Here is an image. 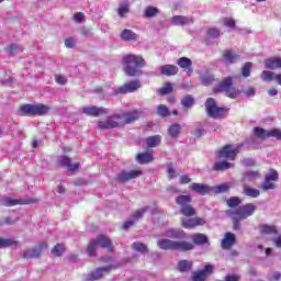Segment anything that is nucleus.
I'll return each instance as SVG.
<instances>
[{"label": "nucleus", "mask_w": 281, "mask_h": 281, "mask_svg": "<svg viewBox=\"0 0 281 281\" xmlns=\"http://www.w3.org/2000/svg\"><path fill=\"white\" fill-rule=\"evenodd\" d=\"M97 250H98V244L95 243V239L90 240L88 245V256L90 257L95 256Z\"/></svg>", "instance_id": "8fccbe9b"}, {"label": "nucleus", "mask_w": 281, "mask_h": 281, "mask_svg": "<svg viewBox=\"0 0 281 281\" xmlns=\"http://www.w3.org/2000/svg\"><path fill=\"white\" fill-rule=\"evenodd\" d=\"M180 212L183 216H195L196 215V211L190 204L181 207Z\"/></svg>", "instance_id": "c03bdc74"}, {"label": "nucleus", "mask_w": 281, "mask_h": 281, "mask_svg": "<svg viewBox=\"0 0 281 281\" xmlns=\"http://www.w3.org/2000/svg\"><path fill=\"white\" fill-rule=\"evenodd\" d=\"M206 277L203 276L202 271L193 272L192 281H205Z\"/></svg>", "instance_id": "69168bd1"}, {"label": "nucleus", "mask_w": 281, "mask_h": 281, "mask_svg": "<svg viewBox=\"0 0 281 281\" xmlns=\"http://www.w3.org/2000/svg\"><path fill=\"white\" fill-rule=\"evenodd\" d=\"M53 256L60 257L63 254H65V245L63 244H57L53 249H52Z\"/></svg>", "instance_id": "09e8293b"}, {"label": "nucleus", "mask_w": 281, "mask_h": 281, "mask_svg": "<svg viewBox=\"0 0 281 281\" xmlns=\"http://www.w3.org/2000/svg\"><path fill=\"white\" fill-rule=\"evenodd\" d=\"M254 135L255 137H258L259 139H269V131L262 128V127H254Z\"/></svg>", "instance_id": "ea45409f"}, {"label": "nucleus", "mask_w": 281, "mask_h": 281, "mask_svg": "<svg viewBox=\"0 0 281 281\" xmlns=\"http://www.w3.org/2000/svg\"><path fill=\"white\" fill-rule=\"evenodd\" d=\"M52 108L49 105H45L43 103L32 104V103H25L20 106V115H23L25 117H36L47 115Z\"/></svg>", "instance_id": "20e7f679"}, {"label": "nucleus", "mask_w": 281, "mask_h": 281, "mask_svg": "<svg viewBox=\"0 0 281 281\" xmlns=\"http://www.w3.org/2000/svg\"><path fill=\"white\" fill-rule=\"evenodd\" d=\"M157 113L160 115V117H168V115H170V110H168V106L160 104L158 106Z\"/></svg>", "instance_id": "864d4df0"}, {"label": "nucleus", "mask_w": 281, "mask_h": 281, "mask_svg": "<svg viewBox=\"0 0 281 281\" xmlns=\"http://www.w3.org/2000/svg\"><path fill=\"white\" fill-rule=\"evenodd\" d=\"M81 113H83V115H88L89 117H100V115H109L111 111L106 108L90 105L83 106Z\"/></svg>", "instance_id": "0eeeda50"}, {"label": "nucleus", "mask_w": 281, "mask_h": 281, "mask_svg": "<svg viewBox=\"0 0 281 281\" xmlns=\"http://www.w3.org/2000/svg\"><path fill=\"white\" fill-rule=\"evenodd\" d=\"M192 265L193 263L190 260H180L178 262V271H180V273H186L192 269Z\"/></svg>", "instance_id": "c9c22d12"}, {"label": "nucleus", "mask_w": 281, "mask_h": 281, "mask_svg": "<svg viewBox=\"0 0 281 281\" xmlns=\"http://www.w3.org/2000/svg\"><path fill=\"white\" fill-rule=\"evenodd\" d=\"M244 194L250 199H258L260 196V190L244 184Z\"/></svg>", "instance_id": "7c9ffc66"}, {"label": "nucleus", "mask_w": 281, "mask_h": 281, "mask_svg": "<svg viewBox=\"0 0 281 281\" xmlns=\"http://www.w3.org/2000/svg\"><path fill=\"white\" fill-rule=\"evenodd\" d=\"M202 273H203V276L205 277V278H207V276H210V273H213L214 272V266H212V265H206L205 267H204V269H202V270H200Z\"/></svg>", "instance_id": "338daca9"}, {"label": "nucleus", "mask_w": 281, "mask_h": 281, "mask_svg": "<svg viewBox=\"0 0 281 281\" xmlns=\"http://www.w3.org/2000/svg\"><path fill=\"white\" fill-rule=\"evenodd\" d=\"M256 212V206L254 203H247L238 206L236 210H233V213L236 214L239 218H249V216H254Z\"/></svg>", "instance_id": "6e6552de"}, {"label": "nucleus", "mask_w": 281, "mask_h": 281, "mask_svg": "<svg viewBox=\"0 0 281 281\" xmlns=\"http://www.w3.org/2000/svg\"><path fill=\"white\" fill-rule=\"evenodd\" d=\"M229 190V186L227 184H218L215 187H212V192H214L215 194H221L223 192H227Z\"/></svg>", "instance_id": "603ef678"}, {"label": "nucleus", "mask_w": 281, "mask_h": 281, "mask_svg": "<svg viewBox=\"0 0 281 281\" xmlns=\"http://www.w3.org/2000/svg\"><path fill=\"white\" fill-rule=\"evenodd\" d=\"M132 247L134 251H138V254H148V246H146L142 241L133 243Z\"/></svg>", "instance_id": "37998d69"}, {"label": "nucleus", "mask_w": 281, "mask_h": 281, "mask_svg": "<svg viewBox=\"0 0 281 281\" xmlns=\"http://www.w3.org/2000/svg\"><path fill=\"white\" fill-rule=\"evenodd\" d=\"M227 98H237L238 95V90L236 88H234L233 86L229 87V89H227L225 92Z\"/></svg>", "instance_id": "680f3d73"}, {"label": "nucleus", "mask_w": 281, "mask_h": 281, "mask_svg": "<svg viewBox=\"0 0 281 281\" xmlns=\"http://www.w3.org/2000/svg\"><path fill=\"white\" fill-rule=\"evenodd\" d=\"M117 12H119V16H120L121 19H124V16H126V14H128V12H131V10L128 9V5H127V4H121V5L119 7Z\"/></svg>", "instance_id": "13d9d810"}, {"label": "nucleus", "mask_w": 281, "mask_h": 281, "mask_svg": "<svg viewBox=\"0 0 281 281\" xmlns=\"http://www.w3.org/2000/svg\"><path fill=\"white\" fill-rule=\"evenodd\" d=\"M239 58L240 56L236 54V52L227 49L223 53V58L221 61L225 65H234V63H238Z\"/></svg>", "instance_id": "dca6fc26"}, {"label": "nucleus", "mask_w": 281, "mask_h": 281, "mask_svg": "<svg viewBox=\"0 0 281 281\" xmlns=\"http://www.w3.org/2000/svg\"><path fill=\"white\" fill-rule=\"evenodd\" d=\"M97 246L102 247V249H109V251H113V245L109 237L104 235H99L97 239H94Z\"/></svg>", "instance_id": "4be33fe9"}, {"label": "nucleus", "mask_w": 281, "mask_h": 281, "mask_svg": "<svg viewBox=\"0 0 281 281\" xmlns=\"http://www.w3.org/2000/svg\"><path fill=\"white\" fill-rule=\"evenodd\" d=\"M137 177H142V170H131V171H121L115 176V181L119 183H126V181H131V179H137Z\"/></svg>", "instance_id": "9d476101"}, {"label": "nucleus", "mask_w": 281, "mask_h": 281, "mask_svg": "<svg viewBox=\"0 0 281 281\" xmlns=\"http://www.w3.org/2000/svg\"><path fill=\"white\" fill-rule=\"evenodd\" d=\"M138 164H150L153 161V154L150 153H139L136 156Z\"/></svg>", "instance_id": "4c0bfd02"}, {"label": "nucleus", "mask_w": 281, "mask_h": 281, "mask_svg": "<svg viewBox=\"0 0 281 281\" xmlns=\"http://www.w3.org/2000/svg\"><path fill=\"white\" fill-rule=\"evenodd\" d=\"M234 245H236V235L234 233H225L221 243L222 249H232Z\"/></svg>", "instance_id": "aec40b11"}, {"label": "nucleus", "mask_w": 281, "mask_h": 281, "mask_svg": "<svg viewBox=\"0 0 281 281\" xmlns=\"http://www.w3.org/2000/svg\"><path fill=\"white\" fill-rule=\"evenodd\" d=\"M205 109L209 117H213V120H221L225 113H227L226 108H220L216 105V100L214 98H207L205 102Z\"/></svg>", "instance_id": "39448f33"}, {"label": "nucleus", "mask_w": 281, "mask_h": 281, "mask_svg": "<svg viewBox=\"0 0 281 281\" xmlns=\"http://www.w3.org/2000/svg\"><path fill=\"white\" fill-rule=\"evenodd\" d=\"M58 164H59V166H63L64 168H68V170H70V172L78 170V168L80 167V164H78V162L71 164V158H69L68 156H60L58 158Z\"/></svg>", "instance_id": "a211bd4d"}, {"label": "nucleus", "mask_w": 281, "mask_h": 281, "mask_svg": "<svg viewBox=\"0 0 281 281\" xmlns=\"http://www.w3.org/2000/svg\"><path fill=\"white\" fill-rule=\"evenodd\" d=\"M266 69H281V58L280 57H270L265 61Z\"/></svg>", "instance_id": "a878e982"}, {"label": "nucleus", "mask_w": 281, "mask_h": 281, "mask_svg": "<svg viewBox=\"0 0 281 281\" xmlns=\"http://www.w3.org/2000/svg\"><path fill=\"white\" fill-rule=\"evenodd\" d=\"M12 245H16V240L10 238H0V249L12 247Z\"/></svg>", "instance_id": "49530a36"}, {"label": "nucleus", "mask_w": 281, "mask_h": 281, "mask_svg": "<svg viewBox=\"0 0 281 281\" xmlns=\"http://www.w3.org/2000/svg\"><path fill=\"white\" fill-rule=\"evenodd\" d=\"M157 247L164 251H192L194 244L189 241H176L168 238H161L157 241Z\"/></svg>", "instance_id": "7ed1b4c3"}, {"label": "nucleus", "mask_w": 281, "mask_h": 281, "mask_svg": "<svg viewBox=\"0 0 281 281\" xmlns=\"http://www.w3.org/2000/svg\"><path fill=\"white\" fill-rule=\"evenodd\" d=\"M172 25H188V23H194V20L184 15H175L171 18Z\"/></svg>", "instance_id": "c85d7f7f"}, {"label": "nucleus", "mask_w": 281, "mask_h": 281, "mask_svg": "<svg viewBox=\"0 0 281 281\" xmlns=\"http://www.w3.org/2000/svg\"><path fill=\"white\" fill-rule=\"evenodd\" d=\"M273 137L278 142H281V131L279 128H272L268 131V139Z\"/></svg>", "instance_id": "3c124183"}, {"label": "nucleus", "mask_w": 281, "mask_h": 281, "mask_svg": "<svg viewBox=\"0 0 281 281\" xmlns=\"http://www.w3.org/2000/svg\"><path fill=\"white\" fill-rule=\"evenodd\" d=\"M234 85V79L232 77H226L222 82L214 88L215 93H223Z\"/></svg>", "instance_id": "412c9836"}, {"label": "nucleus", "mask_w": 281, "mask_h": 281, "mask_svg": "<svg viewBox=\"0 0 281 281\" xmlns=\"http://www.w3.org/2000/svg\"><path fill=\"white\" fill-rule=\"evenodd\" d=\"M177 65L186 71L188 76H192V72L194 71L192 69V59L188 57H180L177 61Z\"/></svg>", "instance_id": "6ab92c4d"}, {"label": "nucleus", "mask_w": 281, "mask_h": 281, "mask_svg": "<svg viewBox=\"0 0 281 281\" xmlns=\"http://www.w3.org/2000/svg\"><path fill=\"white\" fill-rule=\"evenodd\" d=\"M261 188L265 192H267L268 190H276V184L270 180H268L267 178H265V181L261 184Z\"/></svg>", "instance_id": "6e6d98bb"}, {"label": "nucleus", "mask_w": 281, "mask_h": 281, "mask_svg": "<svg viewBox=\"0 0 281 281\" xmlns=\"http://www.w3.org/2000/svg\"><path fill=\"white\" fill-rule=\"evenodd\" d=\"M190 190L196 192V194H200L201 196H205V194H212L213 189L207 184L193 182L190 186Z\"/></svg>", "instance_id": "4468645a"}, {"label": "nucleus", "mask_w": 281, "mask_h": 281, "mask_svg": "<svg viewBox=\"0 0 281 281\" xmlns=\"http://www.w3.org/2000/svg\"><path fill=\"white\" fill-rule=\"evenodd\" d=\"M140 87H142V82L139 80H133L125 83L124 86L116 88L113 92V95H124L126 93H135V91H137V89H139Z\"/></svg>", "instance_id": "423d86ee"}, {"label": "nucleus", "mask_w": 281, "mask_h": 281, "mask_svg": "<svg viewBox=\"0 0 281 281\" xmlns=\"http://www.w3.org/2000/svg\"><path fill=\"white\" fill-rule=\"evenodd\" d=\"M260 177V172L254 170H247L241 176V181L247 184L251 183V181H256Z\"/></svg>", "instance_id": "393cba45"}, {"label": "nucleus", "mask_w": 281, "mask_h": 281, "mask_svg": "<svg viewBox=\"0 0 281 281\" xmlns=\"http://www.w3.org/2000/svg\"><path fill=\"white\" fill-rule=\"evenodd\" d=\"M225 281H240V276L237 274H227Z\"/></svg>", "instance_id": "774afa93"}, {"label": "nucleus", "mask_w": 281, "mask_h": 281, "mask_svg": "<svg viewBox=\"0 0 281 281\" xmlns=\"http://www.w3.org/2000/svg\"><path fill=\"white\" fill-rule=\"evenodd\" d=\"M167 173L169 179H175V177H177V171L175 170V165L172 162L167 164Z\"/></svg>", "instance_id": "bf43d9fd"}, {"label": "nucleus", "mask_w": 281, "mask_h": 281, "mask_svg": "<svg viewBox=\"0 0 281 281\" xmlns=\"http://www.w3.org/2000/svg\"><path fill=\"white\" fill-rule=\"evenodd\" d=\"M146 212H148V207H142L140 210L134 212L132 218L124 222L123 229H128L130 227H133V225H135V223H137V221H139V218H142V216L146 214Z\"/></svg>", "instance_id": "f8f14e48"}, {"label": "nucleus", "mask_w": 281, "mask_h": 281, "mask_svg": "<svg viewBox=\"0 0 281 281\" xmlns=\"http://www.w3.org/2000/svg\"><path fill=\"white\" fill-rule=\"evenodd\" d=\"M226 215H228L229 218H232L233 221V229H235L236 232L240 231V221H243V217L236 215V213H234V210L232 209L226 211Z\"/></svg>", "instance_id": "bb28decb"}, {"label": "nucleus", "mask_w": 281, "mask_h": 281, "mask_svg": "<svg viewBox=\"0 0 281 281\" xmlns=\"http://www.w3.org/2000/svg\"><path fill=\"white\" fill-rule=\"evenodd\" d=\"M111 269H113V266H104V267L98 268L87 276V280L89 281L101 280V278L104 277V273H109Z\"/></svg>", "instance_id": "9b49d317"}, {"label": "nucleus", "mask_w": 281, "mask_h": 281, "mask_svg": "<svg viewBox=\"0 0 281 281\" xmlns=\"http://www.w3.org/2000/svg\"><path fill=\"white\" fill-rule=\"evenodd\" d=\"M140 117L139 111H127L122 114H112L106 117L105 121H99L97 126L101 131H110L111 128H120V126H126V124H133Z\"/></svg>", "instance_id": "f257e3e1"}, {"label": "nucleus", "mask_w": 281, "mask_h": 281, "mask_svg": "<svg viewBox=\"0 0 281 281\" xmlns=\"http://www.w3.org/2000/svg\"><path fill=\"white\" fill-rule=\"evenodd\" d=\"M201 80L202 85H204V87H207L209 85H212L214 82V76L205 75L201 78Z\"/></svg>", "instance_id": "0e129e2a"}, {"label": "nucleus", "mask_w": 281, "mask_h": 281, "mask_svg": "<svg viewBox=\"0 0 281 281\" xmlns=\"http://www.w3.org/2000/svg\"><path fill=\"white\" fill-rule=\"evenodd\" d=\"M261 80H263V82H271V80H276V74L273 71L263 70L261 72Z\"/></svg>", "instance_id": "a18cd8bd"}, {"label": "nucleus", "mask_w": 281, "mask_h": 281, "mask_svg": "<svg viewBox=\"0 0 281 281\" xmlns=\"http://www.w3.org/2000/svg\"><path fill=\"white\" fill-rule=\"evenodd\" d=\"M160 95H168V93H172V83L167 82L165 87L159 89Z\"/></svg>", "instance_id": "4d7b16f0"}, {"label": "nucleus", "mask_w": 281, "mask_h": 281, "mask_svg": "<svg viewBox=\"0 0 281 281\" xmlns=\"http://www.w3.org/2000/svg\"><path fill=\"white\" fill-rule=\"evenodd\" d=\"M160 74L162 76H177L179 74V67L175 65H164L160 67Z\"/></svg>", "instance_id": "5701e85b"}, {"label": "nucleus", "mask_w": 281, "mask_h": 281, "mask_svg": "<svg viewBox=\"0 0 281 281\" xmlns=\"http://www.w3.org/2000/svg\"><path fill=\"white\" fill-rule=\"evenodd\" d=\"M251 67H254V64L251 63H246L243 68H241V76L244 78H249V76H251Z\"/></svg>", "instance_id": "de8ad7c7"}, {"label": "nucleus", "mask_w": 281, "mask_h": 281, "mask_svg": "<svg viewBox=\"0 0 281 281\" xmlns=\"http://www.w3.org/2000/svg\"><path fill=\"white\" fill-rule=\"evenodd\" d=\"M23 258L32 260L34 258H41V250L38 248H30L23 251Z\"/></svg>", "instance_id": "c756f323"}, {"label": "nucleus", "mask_w": 281, "mask_h": 281, "mask_svg": "<svg viewBox=\"0 0 281 281\" xmlns=\"http://www.w3.org/2000/svg\"><path fill=\"white\" fill-rule=\"evenodd\" d=\"M161 144V136L160 135H154L146 138V145L148 148H157Z\"/></svg>", "instance_id": "473e14b6"}, {"label": "nucleus", "mask_w": 281, "mask_h": 281, "mask_svg": "<svg viewBox=\"0 0 281 281\" xmlns=\"http://www.w3.org/2000/svg\"><path fill=\"white\" fill-rule=\"evenodd\" d=\"M180 133H181V124L179 123H173L168 128V134L170 135V137H172V139H177Z\"/></svg>", "instance_id": "72a5a7b5"}, {"label": "nucleus", "mask_w": 281, "mask_h": 281, "mask_svg": "<svg viewBox=\"0 0 281 281\" xmlns=\"http://www.w3.org/2000/svg\"><path fill=\"white\" fill-rule=\"evenodd\" d=\"M260 234H266L267 236L271 234L278 235V228H276V226L263 224L260 226Z\"/></svg>", "instance_id": "a19ab883"}, {"label": "nucleus", "mask_w": 281, "mask_h": 281, "mask_svg": "<svg viewBox=\"0 0 281 281\" xmlns=\"http://www.w3.org/2000/svg\"><path fill=\"white\" fill-rule=\"evenodd\" d=\"M192 243L194 245H207L210 243V238H207V235L202 234V233H195L191 236Z\"/></svg>", "instance_id": "cd10ccee"}, {"label": "nucleus", "mask_w": 281, "mask_h": 281, "mask_svg": "<svg viewBox=\"0 0 281 281\" xmlns=\"http://www.w3.org/2000/svg\"><path fill=\"white\" fill-rule=\"evenodd\" d=\"M121 38L122 41H138L139 36L135 32L125 29L121 33Z\"/></svg>", "instance_id": "2f4dec72"}, {"label": "nucleus", "mask_w": 281, "mask_h": 281, "mask_svg": "<svg viewBox=\"0 0 281 281\" xmlns=\"http://www.w3.org/2000/svg\"><path fill=\"white\" fill-rule=\"evenodd\" d=\"M206 34L210 38H218V36H221V31L218 29L211 27L207 30Z\"/></svg>", "instance_id": "052dcab7"}, {"label": "nucleus", "mask_w": 281, "mask_h": 281, "mask_svg": "<svg viewBox=\"0 0 281 281\" xmlns=\"http://www.w3.org/2000/svg\"><path fill=\"white\" fill-rule=\"evenodd\" d=\"M265 179L268 181H278L280 179V176L278 175V171L271 170V172L267 173Z\"/></svg>", "instance_id": "e2e57ef3"}, {"label": "nucleus", "mask_w": 281, "mask_h": 281, "mask_svg": "<svg viewBox=\"0 0 281 281\" xmlns=\"http://www.w3.org/2000/svg\"><path fill=\"white\" fill-rule=\"evenodd\" d=\"M159 14V9L157 7L149 5L145 9L143 16L145 19H153Z\"/></svg>", "instance_id": "58836bf2"}, {"label": "nucleus", "mask_w": 281, "mask_h": 281, "mask_svg": "<svg viewBox=\"0 0 281 281\" xmlns=\"http://www.w3.org/2000/svg\"><path fill=\"white\" fill-rule=\"evenodd\" d=\"M238 155V147L234 148L232 145H226L217 151V158L227 159L228 161H234Z\"/></svg>", "instance_id": "1a4fd4ad"}, {"label": "nucleus", "mask_w": 281, "mask_h": 281, "mask_svg": "<svg viewBox=\"0 0 281 281\" xmlns=\"http://www.w3.org/2000/svg\"><path fill=\"white\" fill-rule=\"evenodd\" d=\"M7 52L8 54H10L11 56H16V54H22L23 52V46L19 45V44H11L7 47Z\"/></svg>", "instance_id": "79ce46f5"}, {"label": "nucleus", "mask_w": 281, "mask_h": 281, "mask_svg": "<svg viewBox=\"0 0 281 281\" xmlns=\"http://www.w3.org/2000/svg\"><path fill=\"white\" fill-rule=\"evenodd\" d=\"M165 236L171 238V240H183L186 238V232L179 228H169L165 232Z\"/></svg>", "instance_id": "f3484780"}, {"label": "nucleus", "mask_w": 281, "mask_h": 281, "mask_svg": "<svg viewBox=\"0 0 281 281\" xmlns=\"http://www.w3.org/2000/svg\"><path fill=\"white\" fill-rule=\"evenodd\" d=\"M231 168H234V164L227 160H223L214 162L212 170H214L215 172H221L229 170Z\"/></svg>", "instance_id": "b1692460"}, {"label": "nucleus", "mask_w": 281, "mask_h": 281, "mask_svg": "<svg viewBox=\"0 0 281 281\" xmlns=\"http://www.w3.org/2000/svg\"><path fill=\"white\" fill-rule=\"evenodd\" d=\"M226 203H227L228 207H238V205H240L241 201H240V198L233 196V198L228 199Z\"/></svg>", "instance_id": "5fc2aeb1"}, {"label": "nucleus", "mask_w": 281, "mask_h": 281, "mask_svg": "<svg viewBox=\"0 0 281 281\" xmlns=\"http://www.w3.org/2000/svg\"><path fill=\"white\" fill-rule=\"evenodd\" d=\"M180 104L186 109V111H188V109H192V106H194V97L191 94L184 95L181 99Z\"/></svg>", "instance_id": "f704fd0d"}, {"label": "nucleus", "mask_w": 281, "mask_h": 281, "mask_svg": "<svg viewBox=\"0 0 281 281\" xmlns=\"http://www.w3.org/2000/svg\"><path fill=\"white\" fill-rule=\"evenodd\" d=\"M177 205L180 207H186L192 203V196L190 195H179L176 198Z\"/></svg>", "instance_id": "e433bc0d"}, {"label": "nucleus", "mask_w": 281, "mask_h": 281, "mask_svg": "<svg viewBox=\"0 0 281 281\" xmlns=\"http://www.w3.org/2000/svg\"><path fill=\"white\" fill-rule=\"evenodd\" d=\"M30 203H34V201L33 200L21 201V200L12 199L10 196H3L0 200V204H2L4 207H12L14 205H27Z\"/></svg>", "instance_id": "ddd939ff"}, {"label": "nucleus", "mask_w": 281, "mask_h": 281, "mask_svg": "<svg viewBox=\"0 0 281 281\" xmlns=\"http://www.w3.org/2000/svg\"><path fill=\"white\" fill-rule=\"evenodd\" d=\"M199 225H205V220L201 217H191L182 220V227H184V229H194V227H199Z\"/></svg>", "instance_id": "2eb2a0df"}, {"label": "nucleus", "mask_w": 281, "mask_h": 281, "mask_svg": "<svg viewBox=\"0 0 281 281\" xmlns=\"http://www.w3.org/2000/svg\"><path fill=\"white\" fill-rule=\"evenodd\" d=\"M145 65L146 61L140 56L130 54L123 57V66L126 76H142V67Z\"/></svg>", "instance_id": "f03ea898"}]
</instances>
